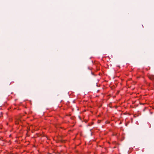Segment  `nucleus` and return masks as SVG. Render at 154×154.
Here are the masks:
<instances>
[{
	"instance_id": "f257e3e1",
	"label": "nucleus",
	"mask_w": 154,
	"mask_h": 154,
	"mask_svg": "<svg viewBox=\"0 0 154 154\" xmlns=\"http://www.w3.org/2000/svg\"><path fill=\"white\" fill-rule=\"evenodd\" d=\"M149 78L150 79H151L152 80L153 79V76H152L151 78L150 77H149Z\"/></svg>"
}]
</instances>
